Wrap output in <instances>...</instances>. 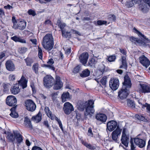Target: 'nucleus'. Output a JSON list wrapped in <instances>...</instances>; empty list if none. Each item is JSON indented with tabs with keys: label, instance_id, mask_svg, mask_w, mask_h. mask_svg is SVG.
<instances>
[{
	"label": "nucleus",
	"instance_id": "2eb2a0df",
	"mask_svg": "<svg viewBox=\"0 0 150 150\" xmlns=\"http://www.w3.org/2000/svg\"><path fill=\"white\" fill-rule=\"evenodd\" d=\"M88 57L89 55L87 52L82 53L79 57L80 62L84 65L86 64Z\"/></svg>",
	"mask_w": 150,
	"mask_h": 150
},
{
	"label": "nucleus",
	"instance_id": "39448f33",
	"mask_svg": "<svg viewBox=\"0 0 150 150\" xmlns=\"http://www.w3.org/2000/svg\"><path fill=\"white\" fill-rule=\"evenodd\" d=\"M44 86L46 88L51 87L55 82L54 79L50 75H46L43 78Z\"/></svg>",
	"mask_w": 150,
	"mask_h": 150
},
{
	"label": "nucleus",
	"instance_id": "2f4dec72",
	"mask_svg": "<svg viewBox=\"0 0 150 150\" xmlns=\"http://www.w3.org/2000/svg\"><path fill=\"white\" fill-rule=\"evenodd\" d=\"M24 61L26 64V66L30 67L32 66V64L33 63V59L29 57H27L24 59Z\"/></svg>",
	"mask_w": 150,
	"mask_h": 150
},
{
	"label": "nucleus",
	"instance_id": "6ab92c4d",
	"mask_svg": "<svg viewBox=\"0 0 150 150\" xmlns=\"http://www.w3.org/2000/svg\"><path fill=\"white\" fill-rule=\"evenodd\" d=\"M134 142L136 145L140 148L144 147L145 145V141L138 138L134 139Z\"/></svg>",
	"mask_w": 150,
	"mask_h": 150
},
{
	"label": "nucleus",
	"instance_id": "3c124183",
	"mask_svg": "<svg viewBox=\"0 0 150 150\" xmlns=\"http://www.w3.org/2000/svg\"><path fill=\"white\" fill-rule=\"evenodd\" d=\"M28 13L29 15H32L33 16H35L36 14L35 11L32 9L29 10L28 11Z\"/></svg>",
	"mask_w": 150,
	"mask_h": 150
},
{
	"label": "nucleus",
	"instance_id": "c03bdc74",
	"mask_svg": "<svg viewBox=\"0 0 150 150\" xmlns=\"http://www.w3.org/2000/svg\"><path fill=\"white\" fill-rule=\"evenodd\" d=\"M130 40L132 42L134 43L137 42L140 43L141 40H139L138 38H135L133 37H131L130 38Z\"/></svg>",
	"mask_w": 150,
	"mask_h": 150
},
{
	"label": "nucleus",
	"instance_id": "bf43d9fd",
	"mask_svg": "<svg viewBox=\"0 0 150 150\" xmlns=\"http://www.w3.org/2000/svg\"><path fill=\"white\" fill-rule=\"evenodd\" d=\"M71 52V48L70 47L65 51V53L67 55H68L70 54Z\"/></svg>",
	"mask_w": 150,
	"mask_h": 150
},
{
	"label": "nucleus",
	"instance_id": "864d4df0",
	"mask_svg": "<svg viewBox=\"0 0 150 150\" xmlns=\"http://www.w3.org/2000/svg\"><path fill=\"white\" fill-rule=\"evenodd\" d=\"M86 146L87 148L91 150H94L95 149L94 146H92L90 144H88V143L86 145Z\"/></svg>",
	"mask_w": 150,
	"mask_h": 150
},
{
	"label": "nucleus",
	"instance_id": "5701e85b",
	"mask_svg": "<svg viewBox=\"0 0 150 150\" xmlns=\"http://www.w3.org/2000/svg\"><path fill=\"white\" fill-rule=\"evenodd\" d=\"M31 119L37 123L40 121L42 119V114L40 112H39L36 116H33Z\"/></svg>",
	"mask_w": 150,
	"mask_h": 150
},
{
	"label": "nucleus",
	"instance_id": "f03ea898",
	"mask_svg": "<svg viewBox=\"0 0 150 150\" xmlns=\"http://www.w3.org/2000/svg\"><path fill=\"white\" fill-rule=\"evenodd\" d=\"M42 44L43 47L48 51L50 50L54 46L53 38L52 34H47L43 37Z\"/></svg>",
	"mask_w": 150,
	"mask_h": 150
},
{
	"label": "nucleus",
	"instance_id": "aec40b11",
	"mask_svg": "<svg viewBox=\"0 0 150 150\" xmlns=\"http://www.w3.org/2000/svg\"><path fill=\"white\" fill-rule=\"evenodd\" d=\"M5 65L6 69L8 71H13L15 69L14 64L11 61L8 60L7 61Z\"/></svg>",
	"mask_w": 150,
	"mask_h": 150
},
{
	"label": "nucleus",
	"instance_id": "0e129e2a",
	"mask_svg": "<svg viewBox=\"0 0 150 150\" xmlns=\"http://www.w3.org/2000/svg\"><path fill=\"white\" fill-rule=\"evenodd\" d=\"M4 8L6 9H10L11 8H12L13 7L9 4H8L7 6H5Z\"/></svg>",
	"mask_w": 150,
	"mask_h": 150
},
{
	"label": "nucleus",
	"instance_id": "b1692460",
	"mask_svg": "<svg viewBox=\"0 0 150 150\" xmlns=\"http://www.w3.org/2000/svg\"><path fill=\"white\" fill-rule=\"evenodd\" d=\"M121 141L122 143L125 146L127 147L129 141V138L126 135H122Z\"/></svg>",
	"mask_w": 150,
	"mask_h": 150
},
{
	"label": "nucleus",
	"instance_id": "de8ad7c7",
	"mask_svg": "<svg viewBox=\"0 0 150 150\" xmlns=\"http://www.w3.org/2000/svg\"><path fill=\"white\" fill-rule=\"evenodd\" d=\"M80 70V66L78 65L76 66L74 68L73 72L74 73H78L79 72Z\"/></svg>",
	"mask_w": 150,
	"mask_h": 150
},
{
	"label": "nucleus",
	"instance_id": "bb28decb",
	"mask_svg": "<svg viewBox=\"0 0 150 150\" xmlns=\"http://www.w3.org/2000/svg\"><path fill=\"white\" fill-rule=\"evenodd\" d=\"M142 100H138V103L140 105V107H141L142 108L144 109L146 107V109L148 110V112L150 113V105L147 103H146L145 104H143L142 102Z\"/></svg>",
	"mask_w": 150,
	"mask_h": 150
},
{
	"label": "nucleus",
	"instance_id": "37998d69",
	"mask_svg": "<svg viewBox=\"0 0 150 150\" xmlns=\"http://www.w3.org/2000/svg\"><path fill=\"white\" fill-rule=\"evenodd\" d=\"M38 55L39 58L41 59H42V52L41 49L39 47H38Z\"/></svg>",
	"mask_w": 150,
	"mask_h": 150
},
{
	"label": "nucleus",
	"instance_id": "ddd939ff",
	"mask_svg": "<svg viewBox=\"0 0 150 150\" xmlns=\"http://www.w3.org/2000/svg\"><path fill=\"white\" fill-rule=\"evenodd\" d=\"M124 81L123 83V88H129L131 86L130 79L127 75H126L124 77Z\"/></svg>",
	"mask_w": 150,
	"mask_h": 150
},
{
	"label": "nucleus",
	"instance_id": "4468645a",
	"mask_svg": "<svg viewBox=\"0 0 150 150\" xmlns=\"http://www.w3.org/2000/svg\"><path fill=\"white\" fill-rule=\"evenodd\" d=\"M107 129L110 131L114 130L117 126V123L115 121L112 120L109 122L107 124Z\"/></svg>",
	"mask_w": 150,
	"mask_h": 150
},
{
	"label": "nucleus",
	"instance_id": "a19ab883",
	"mask_svg": "<svg viewBox=\"0 0 150 150\" xmlns=\"http://www.w3.org/2000/svg\"><path fill=\"white\" fill-rule=\"evenodd\" d=\"M135 116L138 120L143 121H146V119H145V117L139 115H136Z\"/></svg>",
	"mask_w": 150,
	"mask_h": 150
},
{
	"label": "nucleus",
	"instance_id": "e2e57ef3",
	"mask_svg": "<svg viewBox=\"0 0 150 150\" xmlns=\"http://www.w3.org/2000/svg\"><path fill=\"white\" fill-rule=\"evenodd\" d=\"M43 124L47 128H50L47 121H45L43 122Z\"/></svg>",
	"mask_w": 150,
	"mask_h": 150
},
{
	"label": "nucleus",
	"instance_id": "7c9ffc66",
	"mask_svg": "<svg viewBox=\"0 0 150 150\" xmlns=\"http://www.w3.org/2000/svg\"><path fill=\"white\" fill-rule=\"evenodd\" d=\"M16 108V107H12L10 110L11 112L10 115L12 117L15 118H16L18 117V114L15 112Z\"/></svg>",
	"mask_w": 150,
	"mask_h": 150
},
{
	"label": "nucleus",
	"instance_id": "393cba45",
	"mask_svg": "<svg viewBox=\"0 0 150 150\" xmlns=\"http://www.w3.org/2000/svg\"><path fill=\"white\" fill-rule=\"evenodd\" d=\"M18 29L23 30L25 29L26 25V23L25 21H20L17 24Z\"/></svg>",
	"mask_w": 150,
	"mask_h": 150
},
{
	"label": "nucleus",
	"instance_id": "c756f323",
	"mask_svg": "<svg viewBox=\"0 0 150 150\" xmlns=\"http://www.w3.org/2000/svg\"><path fill=\"white\" fill-rule=\"evenodd\" d=\"M61 98L62 99V101L63 102L66 101L67 99L69 98V93L68 92H64L62 95Z\"/></svg>",
	"mask_w": 150,
	"mask_h": 150
},
{
	"label": "nucleus",
	"instance_id": "603ef678",
	"mask_svg": "<svg viewBox=\"0 0 150 150\" xmlns=\"http://www.w3.org/2000/svg\"><path fill=\"white\" fill-rule=\"evenodd\" d=\"M8 79L10 81H13L15 79V75L11 74L9 75Z\"/></svg>",
	"mask_w": 150,
	"mask_h": 150
},
{
	"label": "nucleus",
	"instance_id": "72a5a7b5",
	"mask_svg": "<svg viewBox=\"0 0 150 150\" xmlns=\"http://www.w3.org/2000/svg\"><path fill=\"white\" fill-rule=\"evenodd\" d=\"M2 86L3 88V91L6 93L8 91L11 85L10 83H3Z\"/></svg>",
	"mask_w": 150,
	"mask_h": 150
},
{
	"label": "nucleus",
	"instance_id": "774afa93",
	"mask_svg": "<svg viewBox=\"0 0 150 150\" xmlns=\"http://www.w3.org/2000/svg\"><path fill=\"white\" fill-rule=\"evenodd\" d=\"M76 117L77 120H79L80 119L81 117V115L79 113H76Z\"/></svg>",
	"mask_w": 150,
	"mask_h": 150
},
{
	"label": "nucleus",
	"instance_id": "dca6fc26",
	"mask_svg": "<svg viewBox=\"0 0 150 150\" xmlns=\"http://www.w3.org/2000/svg\"><path fill=\"white\" fill-rule=\"evenodd\" d=\"M54 63V62L53 59H50L47 62V64H43L42 66L43 67L48 68L54 71L55 68L54 67L53 64Z\"/></svg>",
	"mask_w": 150,
	"mask_h": 150
},
{
	"label": "nucleus",
	"instance_id": "f704fd0d",
	"mask_svg": "<svg viewBox=\"0 0 150 150\" xmlns=\"http://www.w3.org/2000/svg\"><path fill=\"white\" fill-rule=\"evenodd\" d=\"M90 74V71L88 69L83 71L80 74V75L82 77H86L89 76Z\"/></svg>",
	"mask_w": 150,
	"mask_h": 150
},
{
	"label": "nucleus",
	"instance_id": "5fc2aeb1",
	"mask_svg": "<svg viewBox=\"0 0 150 150\" xmlns=\"http://www.w3.org/2000/svg\"><path fill=\"white\" fill-rule=\"evenodd\" d=\"M119 49L121 53L124 55V56H125L126 57L127 56V52L124 49L120 48Z\"/></svg>",
	"mask_w": 150,
	"mask_h": 150
},
{
	"label": "nucleus",
	"instance_id": "e433bc0d",
	"mask_svg": "<svg viewBox=\"0 0 150 150\" xmlns=\"http://www.w3.org/2000/svg\"><path fill=\"white\" fill-rule=\"evenodd\" d=\"M45 111L46 114L48 116V117L50 118H51V119H52L53 117L52 114V113L50 110L49 108L47 107H45Z\"/></svg>",
	"mask_w": 150,
	"mask_h": 150
},
{
	"label": "nucleus",
	"instance_id": "69168bd1",
	"mask_svg": "<svg viewBox=\"0 0 150 150\" xmlns=\"http://www.w3.org/2000/svg\"><path fill=\"white\" fill-rule=\"evenodd\" d=\"M109 18H111L113 21H115L116 19L115 16L114 15H109Z\"/></svg>",
	"mask_w": 150,
	"mask_h": 150
},
{
	"label": "nucleus",
	"instance_id": "c85d7f7f",
	"mask_svg": "<svg viewBox=\"0 0 150 150\" xmlns=\"http://www.w3.org/2000/svg\"><path fill=\"white\" fill-rule=\"evenodd\" d=\"M11 39L15 42H18L21 43H25L26 41L25 40L23 39L20 37L15 35L11 37Z\"/></svg>",
	"mask_w": 150,
	"mask_h": 150
},
{
	"label": "nucleus",
	"instance_id": "c9c22d12",
	"mask_svg": "<svg viewBox=\"0 0 150 150\" xmlns=\"http://www.w3.org/2000/svg\"><path fill=\"white\" fill-rule=\"evenodd\" d=\"M62 34L63 36L66 38H70L71 37V34L70 32L66 31L64 30H61Z\"/></svg>",
	"mask_w": 150,
	"mask_h": 150
},
{
	"label": "nucleus",
	"instance_id": "412c9836",
	"mask_svg": "<svg viewBox=\"0 0 150 150\" xmlns=\"http://www.w3.org/2000/svg\"><path fill=\"white\" fill-rule=\"evenodd\" d=\"M96 118L97 120L102 122H105L107 119L106 115L102 113L97 114L96 115Z\"/></svg>",
	"mask_w": 150,
	"mask_h": 150
},
{
	"label": "nucleus",
	"instance_id": "9d476101",
	"mask_svg": "<svg viewBox=\"0 0 150 150\" xmlns=\"http://www.w3.org/2000/svg\"><path fill=\"white\" fill-rule=\"evenodd\" d=\"M53 89L58 90L60 89L63 86V83L61 81L60 77L56 76L55 78V81L53 84Z\"/></svg>",
	"mask_w": 150,
	"mask_h": 150
},
{
	"label": "nucleus",
	"instance_id": "49530a36",
	"mask_svg": "<svg viewBox=\"0 0 150 150\" xmlns=\"http://www.w3.org/2000/svg\"><path fill=\"white\" fill-rule=\"evenodd\" d=\"M116 59V57L115 55H112L109 57L108 58V60L109 62H114L115 61Z\"/></svg>",
	"mask_w": 150,
	"mask_h": 150
},
{
	"label": "nucleus",
	"instance_id": "9b49d317",
	"mask_svg": "<svg viewBox=\"0 0 150 150\" xmlns=\"http://www.w3.org/2000/svg\"><path fill=\"white\" fill-rule=\"evenodd\" d=\"M139 60L140 62L146 68L150 65V60L144 55H142L139 57Z\"/></svg>",
	"mask_w": 150,
	"mask_h": 150
},
{
	"label": "nucleus",
	"instance_id": "a878e982",
	"mask_svg": "<svg viewBox=\"0 0 150 150\" xmlns=\"http://www.w3.org/2000/svg\"><path fill=\"white\" fill-rule=\"evenodd\" d=\"M121 59L122 65L120 67V68H124L126 69L127 68V64L126 57L125 56H122Z\"/></svg>",
	"mask_w": 150,
	"mask_h": 150
},
{
	"label": "nucleus",
	"instance_id": "0eeeda50",
	"mask_svg": "<svg viewBox=\"0 0 150 150\" xmlns=\"http://www.w3.org/2000/svg\"><path fill=\"white\" fill-rule=\"evenodd\" d=\"M63 109L65 113L67 115L69 114L74 110L73 106L69 102H67L64 103Z\"/></svg>",
	"mask_w": 150,
	"mask_h": 150
},
{
	"label": "nucleus",
	"instance_id": "20e7f679",
	"mask_svg": "<svg viewBox=\"0 0 150 150\" xmlns=\"http://www.w3.org/2000/svg\"><path fill=\"white\" fill-rule=\"evenodd\" d=\"M94 101L92 100H88L85 102V111L84 114L85 116L86 117L89 116L91 117L94 113L95 110L94 109Z\"/></svg>",
	"mask_w": 150,
	"mask_h": 150
},
{
	"label": "nucleus",
	"instance_id": "423d86ee",
	"mask_svg": "<svg viewBox=\"0 0 150 150\" xmlns=\"http://www.w3.org/2000/svg\"><path fill=\"white\" fill-rule=\"evenodd\" d=\"M25 103L26 108L28 110L33 112L35 110L36 105L32 100H27L25 101Z\"/></svg>",
	"mask_w": 150,
	"mask_h": 150
},
{
	"label": "nucleus",
	"instance_id": "ea45409f",
	"mask_svg": "<svg viewBox=\"0 0 150 150\" xmlns=\"http://www.w3.org/2000/svg\"><path fill=\"white\" fill-rule=\"evenodd\" d=\"M39 64L37 63H35L32 67V69L37 74L38 73Z\"/></svg>",
	"mask_w": 150,
	"mask_h": 150
},
{
	"label": "nucleus",
	"instance_id": "a211bd4d",
	"mask_svg": "<svg viewBox=\"0 0 150 150\" xmlns=\"http://www.w3.org/2000/svg\"><path fill=\"white\" fill-rule=\"evenodd\" d=\"M121 130L120 128L117 127L116 129L114 131L112 134V138L115 141H117L118 137L121 134Z\"/></svg>",
	"mask_w": 150,
	"mask_h": 150
},
{
	"label": "nucleus",
	"instance_id": "a18cd8bd",
	"mask_svg": "<svg viewBox=\"0 0 150 150\" xmlns=\"http://www.w3.org/2000/svg\"><path fill=\"white\" fill-rule=\"evenodd\" d=\"M125 5L128 8H130L133 6L134 3H133V1H132V0L131 1L126 2Z\"/></svg>",
	"mask_w": 150,
	"mask_h": 150
},
{
	"label": "nucleus",
	"instance_id": "cd10ccee",
	"mask_svg": "<svg viewBox=\"0 0 150 150\" xmlns=\"http://www.w3.org/2000/svg\"><path fill=\"white\" fill-rule=\"evenodd\" d=\"M24 124L26 127L31 129L32 128V125L30 121L27 117H26L25 118Z\"/></svg>",
	"mask_w": 150,
	"mask_h": 150
},
{
	"label": "nucleus",
	"instance_id": "58836bf2",
	"mask_svg": "<svg viewBox=\"0 0 150 150\" xmlns=\"http://www.w3.org/2000/svg\"><path fill=\"white\" fill-rule=\"evenodd\" d=\"M127 105L129 107L132 108H134L135 107V104L134 102L132 100L128 99L127 100Z\"/></svg>",
	"mask_w": 150,
	"mask_h": 150
},
{
	"label": "nucleus",
	"instance_id": "4be33fe9",
	"mask_svg": "<svg viewBox=\"0 0 150 150\" xmlns=\"http://www.w3.org/2000/svg\"><path fill=\"white\" fill-rule=\"evenodd\" d=\"M139 9L144 13H146L149 11V8L147 5L144 4H141L139 5Z\"/></svg>",
	"mask_w": 150,
	"mask_h": 150
},
{
	"label": "nucleus",
	"instance_id": "4c0bfd02",
	"mask_svg": "<svg viewBox=\"0 0 150 150\" xmlns=\"http://www.w3.org/2000/svg\"><path fill=\"white\" fill-rule=\"evenodd\" d=\"M130 149L128 148L126 149L123 147L124 149L126 150H136L135 149L136 146L133 143L132 139H131L130 141Z\"/></svg>",
	"mask_w": 150,
	"mask_h": 150
},
{
	"label": "nucleus",
	"instance_id": "7ed1b4c3",
	"mask_svg": "<svg viewBox=\"0 0 150 150\" xmlns=\"http://www.w3.org/2000/svg\"><path fill=\"white\" fill-rule=\"evenodd\" d=\"M27 81L24 76H22L21 79L18 81V84H16L14 86H12L10 89L11 92L13 94H16L18 93L20 91V89L19 86H22V88L24 89L27 86Z\"/></svg>",
	"mask_w": 150,
	"mask_h": 150
},
{
	"label": "nucleus",
	"instance_id": "f8f14e48",
	"mask_svg": "<svg viewBox=\"0 0 150 150\" xmlns=\"http://www.w3.org/2000/svg\"><path fill=\"white\" fill-rule=\"evenodd\" d=\"M129 94V90L128 88L122 87V89L119 92L118 96L121 99H125Z\"/></svg>",
	"mask_w": 150,
	"mask_h": 150
},
{
	"label": "nucleus",
	"instance_id": "473e14b6",
	"mask_svg": "<svg viewBox=\"0 0 150 150\" xmlns=\"http://www.w3.org/2000/svg\"><path fill=\"white\" fill-rule=\"evenodd\" d=\"M97 62L96 61L94 58H91L90 59L88 62V65L92 67H95V65L97 63Z\"/></svg>",
	"mask_w": 150,
	"mask_h": 150
},
{
	"label": "nucleus",
	"instance_id": "4d7b16f0",
	"mask_svg": "<svg viewBox=\"0 0 150 150\" xmlns=\"http://www.w3.org/2000/svg\"><path fill=\"white\" fill-rule=\"evenodd\" d=\"M62 30H63V29L66 26V24L64 23H60L58 25Z\"/></svg>",
	"mask_w": 150,
	"mask_h": 150
},
{
	"label": "nucleus",
	"instance_id": "1a4fd4ad",
	"mask_svg": "<svg viewBox=\"0 0 150 150\" xmlns=\"http://www.w3.org/2000/svg\"><path fill=\"white\" fill-rule=\"evenodd\" d=\"M6 104L9 106H14L16 105L17 100L16 97L13 96H9L6 98Z\"/></svg>",
	"mask_w": 150,
	"mask_h": 150
},
{
	"label": "nucleus",
	"instance_id": "6e6552de",
	"mask_svg": "<svg viewBox=\"0 0 150 150\" xmlns=\"http://www.w3.org/2000/svg\"><path fill=\"white\" fill-rule=\"evenodd\" d=\"M119 81L117 79L112 78L110 81V87L113 90L117 89L119 87Z\"/></svg>",
	"mask_w": 150,
	"mask_h": 150
},
{
	"label": "nucleus",
	"instance_id": "680f3d73",
	"mask_svg": "<svg viewBox=\"0 0 150 150\" xmlns=\"http://www.w3.org/2000/svg\"><path fill=\"white\" fill-rule=\"evenodd\" d=\"M32 150H43L41 148L37 146H34L32 149Z\"/></svg>",
	"mask_w": 150,
	"mask_h": 150
},
{
	"label": "nucleus",
	"instance_id": "f257e3e1",
	"mask_svg": "<svg viewBox=\"0 0 150 150\" xmlns=\"http://www.w3.org/2000/svg\"><path fill=\"white\" fill-rule=\"evenodd\" d=\"M7 141L8 142L13 143L20 144L23 140V137L22 135L17 131H13V133L11 132L8 133L7 136H6Z\"/></svg>",
	"mask_w": 150,
	"mask_h": 150
},
{
	"label": "nucleus",
	"instance_id": "79ce46f5",
	"mask_svg": "<svg viewBox=\"0 0 150 150\" xmlns=\"http://www.w3.org/2000/svg\"><path fill=\"white\" fill-rule=\"evenodd\" d=\"M85 104V102L82 103L80 104V105H79L78 106V109L81 111H83L84 110V108H86V106L84 105Z\"/></svg>",
	"mask_w": 150,
	"mask_h": 150
},
{
	"label": "nucleus",
	"instance_id": "6e6d98bb",
	"mask_svg": "<svg viewBox=\"0 0 150 150\" xmlns=\"http://www.w3.org/2000/svg\"><path fill=\"white\" fill-rule=\"evenodd\" d=\"M88 133L89 136L92 137H93V134L91 128H89Z\"/></svg>",
	"mask_w": 150,
	"mask_h": 150
},
{
	"label": "nucleus",
	"instance_id": "338daca9",
	"mask_svg": "<svg viewBox=\"0 0 150 150\" xmlns=\"http://www.w3.org/2000/svg\"><path fill=\"white\" fill-rule=\"evenodd\" d=\"M143 1L145 3L147 4L150 7V0H143Z\"/></svg>",
	"mask_w": 150,
	"mask_h": 150
},
{
	"label": "nucleus",
	"instance_id": "8fccbe9b",
	"mask_svg": "<svg viewBox=\"0 0 150 150\" xmlns=\"http://www.w3.org/2000/svg\"><path fill=\"white\" fill-rule=\"evenodd\" d=\"M106 82V77L104 76L100 80V82L103 85H105Z\"/></svg>",
	"mask_w": 150,
	"mask_h": 150
},
{
	"label": "nucleus",
	"instance_id": "13d9d810",
	"mask_svg": "<svg viewBox=\"0 0 150 150\" xmlns=\"http://www.w3.org/2000/svg\"><path fill=\"white\" fill-rule=\"evenodd\" d=\"M27 51V48L25 47H22L21 48V53L22 54L25 53Z\"/></svg>",
	"mask_w": 150,
	"mask_h": 150
},
{
	"label": "nucleus",
	"instance_id": "f3484780",
	"mask_svg": "<svg viewBox=\"0 0 150 150\" xmlns=\"http://www.w3.org/2000/svg\"><path fill=\"white\" fill-rule=\"evenodd\" d=\"M140 85L141 88V91L143 93H148L150 92V85L146 84H140Z\"/></svg>",
	"mask_w": 150,
	"mask_h": 150
},
{
	"label": "nucleus",
	"instance_id": "052dcab7",
	"mask_svg": "<svg viewBox=\"0 0 150 150\" xmlns=\"http://www.w3.org/2000/svg\"><path fill=\"white\" fill-rule=\"evenodd\" d=\"M5 15V12L4 10L1 8L0 9V17H2Z\"/></svg>",
	"mask_w": 150,
	"mask_h": 150
},
{
	"label": "nucleus",
	"instance_id": "09e8293b",
	"mask_svg": "<svg viewBox=\"0 0 150 150\" xmlns=\"http://www.w3.org/2000/svg\"><path fill=\"white\" fill-rule=\"evenodd\" d=\"M107 22L105 21L98 20L97 21V24L98 25H101L104 24H106Z\"/></svg>",
	"mask_w": 150,
	"mask_h": 150
}]
</instances>
